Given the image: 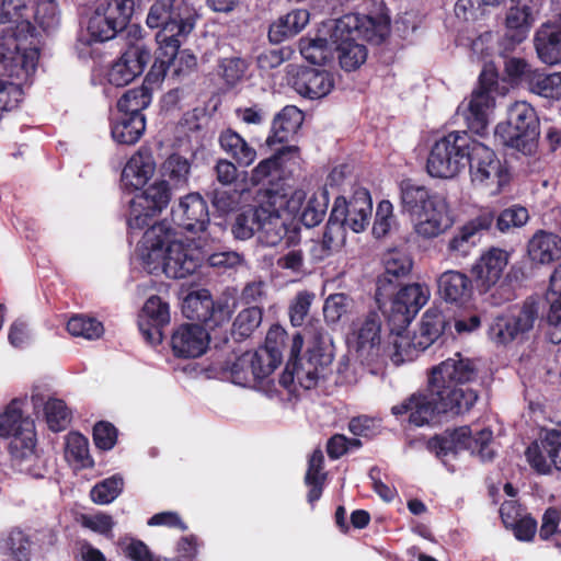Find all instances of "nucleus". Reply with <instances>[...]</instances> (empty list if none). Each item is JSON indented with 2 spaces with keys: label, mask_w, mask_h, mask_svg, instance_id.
<instances>
[{
  "label": "nucleus",
  "mask_w": 561,
  "mask_h": 561,
  "mask_svg": "<svg viewBox=\"0 0 561 561\" xmlns=\"http://www.w3.org/2000/svg\"><path fill=\"white\" fill-rule=\"evenodd\" d=\"M171 190L165 180H158L136 194L129 202L127 225L131 231L147 228L137 244L136 255L151 274L163 273L180 279L194 274L202 265L206 251L202 243H184L165 220L151 224L169 205Z\"/></svg>",
  "instance_id": "1"
},
{
  "label": "nucleus",
  "mask_w": 561,
  "mask_h": 561,
  "mask_svg": "<svg viewBox=\"0 0 561 561\" xmlns=\"http://www.w3.org/2000/svg\"><path fill=\"white\" fill-rule=\"evenodd\" d=\"M396 227L397 217L393 214V205L389 201L383 199L377 205L373 234L376 238H383Z\"/></svg>",
  "instance_id": "57"
},
{
  "label": "nucleus",
  "mask_w": 561,
  "mask_h": 561,
  "mask_svg": "<svg viewBox=\"0 0 561 561\" xmlns=\"http://www.w3.org/2000/svg\"><path fill=\"white\" fill-rule=\"evenodd\" d=\"M170 320L169 304L158 296H151L138 316L139 331L148 343L159 344L162 342V329Z\"/></svg>",
  "instance_id": "27"
},
{
  "label": "nucleus",
  "mask_w": 561,
  "mask_h": 561,
  "mask_svg": "<svg viewBox=\"0 0 561 561\" xmlns=\"http://www.w3.org/2000/svg\"><path fill=\"white\" fill-rule=\"evenodd\" d=\"M385 273L379 279L381 286L385 282L391 283L392 278L407 276L412 270V260L401 250H390L383 256Z\"/></svg>",
  "instance_id": "48"
},
{
  "label": "nucleus",
  "mask_w": 561,
  "mask_h": 561,
  "mask_svg": "<svg viewBox=\"0 0 561 561\" xmlns=\"http://www.w3.org/2000/svg\"><path fill=\"white\" fill-rule=\"evenodd\" d=\"M478 378L473 360L456 354L431 369L428 387L434 396H444L443 407L456 409V414L469 411L478 394L466 385Z\"/></svg>",
  "instance_id": "5"
},
{
  "label": "nucleus",
  "mask_w": 561,
  "mask_h": 561,
  "mask_svg": "<svg viewBox=\"0 0 561 561\" xmlns=\"http://www.w3.org/2000/svg\"><path fill=\"white\" fill-rule=\"evenodd\" d=\"M316 38H304L299 47L302 57L311 64L323 65L332 59L334 45L331 44L330 33L324 31V25Z\"/></svg>",
  "instance_id": "42"
},
{
  "label": "nucleus",
  "mask_w": 561,
  "mask_h": 561,
  "mask_svg": "<svg viewBox=\"0 0 561 561\" xmlns=\"http://www.w3.org/2000/svg\"><path fill=\"white\" fill-rule=\"evenodd\" d=\"M247 68V61L237 56L222 58L219 62L221 77L231 85L238 83L244 77Z\"/></svg>",
  "instance_id": "60"
},
{
  "label": "nucleus",
  "mask_w": 561,
  "mask_h": 561,
  "mask_svg": "<svg viewBox=\"0 0 561 561\" xmlns=\"http://www.w3.org/2000/svg\"><path fill=\"white\" fill-rule=\"evenodd\" d=\"M209 334L199 324L185 323L178 327L171 335V348L180 358H197L209 345Z\"/></svg>",
  "instance_id": "28"
},
{
  "label": "nucleus",
  "mask_w": 561,
  "mask_h": 561,
  "mask_svg": "<svg viewBox=\"0 0 561 561\" xmlns=\"http://www.w3.org/2000/svg\"><path fill=\"white\" fill-rule=\"evenodd\" d=\"M123 488V478L115 474L95 484L92 488L90 495L94 503L106 505L112 503L122 493Z\"/></svg>",
  "instance_id": "55"
},
{
  "label": "nucleus",
  "mask_w": 561,
  "mask_h": 561,
  "mask_svg": "<svg viewBox=\"0 0 561 561\" xmlns=\"http://www.w3.org/2000/svg\"><path fill=\"white\" fill-rule=\"evenodd\" d=\"M134 0H96L84 21V34L80 41L91 44L114 38L125 28L134 12Z\"/></svg>",
  "instance_id": "7"
},
{
  "label": "nucleus",
  "mask_w": 561,
  "mask_h": 561,
  "mask_svg": "<svg viewBox=\"0 0 561 561\" xmlns=\"http://www.w3.org/2000/svg\"><path fill=\"white\" fill-rule=\"evenodd\" d=\"M183 310L187 318L197 319L214 327L227 323L232 313L227 299L214 302L207 289L188 294L184 300Z\"/></svg>",
  "instance_id": "21"
},
{
  "label": "nucleus",
  "mask_w": 561,
  "mask_h": 561,
  "mask_svg": "<svg viewBox=\"0 0 561 561\" xmlns=\"http://www.w3.org/2000/svg\"><path fill=\"white\" fill-rule=\"evenodd\" d=\"M146 129V119L144 114L136 116L119 113L112 126L113 139L123 145H133L137 142Z\"/></svg>",
  "instance_id": "39"
},
{
  "label": "nucleus",
  "mask_w": 561,
  "mask_h": 561,
  "mask_svg": "<svg viewBox=\"0 0 561 561\" xmlns=\"http://www.w3.org/2000/svg\"><path fill=\"white\" fill-rule=\"evenodd\" d=\"M486 76L488 70L484 69L480 76L479 87L472 91L468 101L462 102L458 107L470 130L478 135L486 131L495 110V98L492 89L494 81L491 78L486 82Z\"/></svg>",
  "instance_id": "16"
},
{
  "label": "nucleus",
  "mask_w": 561,
  "mask_h": 561,
  "mask_svg": "<svg viewBox=\"0 0 561 561\" xmlns=\"http://www.w3.org/2000/svg\"><path fill=\"white\" fill-rule=\"evenodd\" d=\"M38 50L26 36L10 35L0 43V111H10L22 100V84L36 69Z\"/></svg>",
  "instance_id": "3"
},
{
  "label": "nucleus",
  "mask_w": 561,
  "mask_h": 561,
  "mask_svg": "<svg viewBox=\"0 0 561 561\" xmlns=\"http://www.w3.org/2000/svg\"><path fill=\"white\" fill-rule=\"evenodd\" d=\"M537 316V305L525 302L517 313L496 317L489 328V336L496 344H507L530 331Z\"/></svg>",
  "instance_id": "18"
},
{
  "label": "nucleus",
  "mask_w": 561,
  "mask_h": 561,
  "mask_svg": "<svg viewBox=\"0 0 561 561\" xmlns=\"http://www.w3.org/2000/svg\"><path fill=\"white\" fill-rule=\"evenodd\" d=\"M371 211L373 203L369 192L366 188H358L348 202L336 198L331 215L342 222L344 228L358 233L368 226Z\"/></svg>",
  "instance_id": "20"
},
{
  "label": "nucleus",
  "mask_w": 561,
  "mask_h": 561,
  "mask_svg": "<svg viewBox=\"0 0 561 561\" xmlns=\"http://www.w3.org/2000/svg\"><path fill=\"white\" fill-rule=\"evenodd\" d=\"M324 31L330 33L341 67L345 71H353L367 59V49L358 39L379 44L388 35L389 25L383 19L350 13L324 23Z\"/></svg>",
  "instance_id": "2"
},
{
  "label": "nucleus",
  "mask_w": 561,
  "mask_h": 561,
  "mask_svg": "<svg viewBox=\"0 0 561 561\" xmlns=\"http://www.w3.org/2000/svg\"><path fill=\"white\" fill-rule=\"evenodd\" d=\"M288 156L293 158L297 157V148L285 147L273 157L262 160L251 172L252 183H264L265 181L277 176L279 168L286 161Z\"/></svg>",
  "instance_id": "44"
},
{
  "label": "nucleus",
  "mask_w": 561,
  "mask_h": 561,
  "mask_svg": "<svg viewBox=\"0 0 561 561\" xmlns=\"http://www.w3.org/2000/svg\"><path fill=\"white\" fill-rule=\"evenodd\" d=\"M172 221L178 227L193 233L201 232L198 241H218L224 233V228L218 225H209V213L206 201L198 193H191L180 198L172 207Z\"/></svg>",
  "instance_id": "13"
},
{
  "label": "nucleus",
  "mask_w": 561,
  "mask_h": 561,
  "mask_svg": "<svg viewBox=\"0 0 561 561\" xmlns=\"http://www.w3.org/2000/svg\"><path fill=\"white\" fill-rule=\"evenodd\" d=\"M402 211L413 225L415 234L424 240L437 238L453 225L447 198L410 181L400 184Z\"/></svg>",
  "instance_id": "4"
},
{
  "label": "nucleus",
  "mask_w": 561,
  "mask_h": 561,
  "mask_svg": "<svg viewBox=\"0 0 561 561\" xmlns=\"http://www.w3.org/2000/svg\"><path fill=\"white\" fill-rule=\"evenodd\" d=\"M290 84L301 96L317 100L327 96L332 91L334 78L327 70L302 68L293 77Z\"/></svg>",
  "instance_id": "30"
},
{
  "label": "nucleus",
  "mask_w": 561,
  "mask_h": 561,
  "mask_svg": "<svg viewBox=\"0 0 561 561\" xmlns=\"http://www.w3.org/2000/svg\"><path fill=\"white\" fill-rule=\"evenodd\" d=\"M310 14L306 9H295L280 16L270 27L268 36L273 42H282L302 31L309 23Z\"/></svg>",
  "instance_id": "38"
},
{
  "label": "nucleus",
  "mask_w": 561,
  "mask_h": 561,
  "mask_svg": "<svg viewBox=\"0 0 561 561\" xmlns=\"http://www.w3.org/2000/svg\"><path fill=\"white\" fill-rule=\"evenodd\" d=\"M161 172L162 175L173 182L174 185H184L187 183L190 176L191 163L186 158L173 153L162 163Z\"/></svg>",
  "instance_id": "53"
},
{
  "label": "nucleus",
  "mask_w": 561,
  "mask_h": 561,
  "mask_svg": "<svg viewBox=\"0 0 561 561\" xmlns=\"http://www.w3.org/2000/svg\"><path fill=\"white\" fill-rule=\"evenodd\" d=\"M313 299V293L307 290L297 293V295L289 305V319L290 323L294 327H300L304 324L306 317L309 313Z\"/></svg>",
  "instance_id": "59"
},
{
  "label": "nucleus",
  "mask_w": 561,
  "mask_h": 561,
  "mask_svg": "<svg viewBox=\"0 0 561 561\" xmlns=\"http://www.w3.org/2000/svg\"><path fill=\"white\" fill-rule=\"evenodd\" d=\"M306 198L304 191H295L287 201V213H279L271 206L264 207V219L259 226V241L267 247H276L283 241L287 247L298 241V229L289 222V214H295L301 208Z\"/></svg>",
  "instance_id": "14"
},
{
  "label": "nucleus",
  "mask_w": 561,
  "mask_h": 561,
  "mask_svg": "<svg viewBox=\"0 0 561 561\" xmlns=\"http://www.w3.org/2000/svg\"><path fill=\"white\" fill-rule=\"evenodd\" d=\"M146 25L159 30L156 41L169 58L176 55L183 41L192 33L198 18L185 0H150Z\"/></svg>",
  "instance_id": "6"
},
{
  "label": "nucleus",
  "mask_w": 561,
  "mask_h": 561,
  "mask_svg": "<svg viewBox=\"0 0 561 561\" xmlns=\"http://www.w3.org/2000/svg\"><path fill=\"white\" fill-rule=\"evenodd\" d=\"M528 89L547 99L561 98V72L545 73L538 70L527 76Z\"/></svg>",
  "instance_id": "43"
},
{
  "label": "nucleus",
  "mask_w": 561,
  "mask_h": 561,
  "mask_svg": "<svg viewBox=\"0 0 561 561\" xmlns=\"http://www.w3.org/2000/svg\"><path fill=\"white\" fill-rule=\"evenodd\" d=\"M445 325V318L439 310L434 308L426 310L421 325V337L424 341H419L417 345L422 350L427 348L443 333Z\"/></svg>",
  "instance_id": "49"
},
{
  "label": "nucleus",
  "mask_w": 561,
  "mask_h": 561,
  "mask_svg": "<svg viewBox=\"0 0 561 561\" xmlns=\"http://www.w3.org/2000/svg\"><path fill=\"white\" fill-rule=\"evenodd\" d=\"M510 257V252L500 248H490L482 253L472 266L478 283L486 289L496 285L508 265Z\"/></svg>",
  "instance_id": "31"
},
{
  "label": "nucleus",
  "mask_w": 561,
  "mask_h": 561,
  "mask_svg": "<svg viewBox=\"0 0 561 561\" xmlns=\"http://www.w3.org/2000/svg\"><path fill=\"white\" fill-rule=\"evenodd\" d=\"M471 139L465 131H453L437 140L431 149L426 169L431 176L453 179L465 170L471 150Z\"/></svg>",
  "instance_id": "10"
},
{
  "label": "nucleus",
  "mask_w": 561,
  "mask_h": 561,
  "mask_svg": "<svg viewBox=\"0 0 561 561\" xmlns=\"http://www.w3.org/2000/svg\"><path fill=\"white\" fill-rule=\"evenodd\" d=\"M529 219L528 210L525 207H511L503 210L496 220L500 231L507 232L512 228L523 227Z\"/></svg>",
  "instance_id": "61"
},
{
  "label": "nucleus",
  "mask_w": 561,
  "mask_h": 561,
  "mask_svg": "<svg viewBox=\"0 0 561 561\" xmlns=\"http://www.w3.org/2000/svg\"><path fill=\"white\" fill-rule=\"evenodd\" d=\"M493 220V214L491 211H484L458 228L448 240V254L457 257L467 256L479 243L483 232L491 228Z\"/></svg>",
  "instance_id": "26"
},
{
  "label": "nucleus",
  "mask_w": 561,
  "mask_h": 561,
  "mask_svg": "<svg viewBox=\"0 0 561 561\" xmlns=\"http://www.w3.org/2000/svg\"><path fill=\"white\" fill-rule=\"evenodd\" d=\"M345 242V228L343 224L334 218L333 215L327 224L325 231L323 233V240L321 243L313 244V251L321 249V254L314 253L316 260H323L329 256L333 251L341 248Z\"/></svg>",
  "instance_id": "47"
},
{
  "label": "nucleus",
  "mask_w": 561,
  "mask_h": 561,
  "mask_svg": "<svg viewBox=\"0 0 561 561\" xmlns=\"http://www.w3.org/2000/svg\"><path fill=\"white\" fill-rule=\"evenodd\" d=\"M331 362L332 354L325 350L321 336H314L312 346L308 347L306 356L289 359L295 369L297 383L304 389L313 388Z\"/></svg>",
  "instance_id": "19"
},
{
  "label": "nucleus",
  "mask_w": 561,
  "mask_h": 561,
  "mask_svg": "<svg viewBox=\"0 0 561 561\" xmlns=\"http://www.w3.org/2000/svg\"><path fill=\"white\" fill-rule=\"evenodd\" d=\"M347 343L362 364L376 363L382 355L379 316L370 312L365 319L354 323Z\"/></svg>",
  "instance_id": "17"
},
{
  "label": "nucleus",
  "mask_w": 561,
  "mask_h": 561,
  "mask_svg": "<svg viewBox=\"0 0 561 561\" xmlns=\"http://www.w3.org/2000/svg\"><path fill=\"white\" fill-rule=\"evenodd\" d=\"M534 44L538 58L547 65L561 61V31L552 24H542L536 32Z\"/></svg>",
  "instance_id": "35"
},
{
  "label": "nucleus",
  "mask_w": 561,
  "mask_h": 561,
  "mask_svg": "<svg viewBox=\"0 0 561 561\" xmlns=\"http://www.w3.org/2000/svg\"><path fill=\"white\" fill-rule=\"evenodd\" d=\"M304 122V113L294 105L285 106L274 118L272 135L266 139L268 146L287 141L300 128Z\"/></svg>",
  "instance_id": "36"
},
{
  "label": "nucleus",
  "mask_w": 561,
  "mask_h": 561,
  "mask_svg": "<svg viewBox=\"0 0 561 561\" xmlns=\"http://www.w3.org/2000/svg\"><path fill=\"white\" fill-rule=\"evenodd\" d=\"M33 16L44 30H50L58 23L57 4L53 0L41 1L33 11Z\"/></svg>",
  "instance_id": "64"
},
{
  "label": "nucleus",
  "mask_w": 561,
  "mask_h": 561,
  "mask_svg": "<svg viewBox=\"0 0 561 561\" xmlns=\"http://www.w3.org/2000/svg\"><path fill=\"white\" fill-rule=\"evenodd\" d=\"M24 400H11L0 412V436L11 438L9 450L19 462L35 457V423L23 411Z\"/></svg>",
  "instance_id": "9"
},
{
  "label": "nucleus",
  "mask_w": 561,
  "mask_h": 561,
  "mask_svg": "<svg viewBox=\"0 0 561 561\" xmlns=\"http://www.w3.org/2000/svg\"><path fill=\"white\" fill-rule=\"evenodd\" d=\"M220 148L241 167H249L256 159V150L232 129L221 131Z\"/></svg>",
  "instance_id": "37"
},
{
  "label": "nucleus",
  "mask_w": 561,
  "mask_h": 561,
  "mask_svg": "<svg viewBox=\"0 0 561 561\" xmlns=\"http://www.w3.org/2000/svg\"><path fill=\"white\" fill-rule=\"evenodd\" d=\"M264 207H247L236 217L232 233L239 240H248L259 233L260 221L264 219Z\"/></svg>",
  "instance_id": "46"
},
{
  "label": "nucleus",
  "mask_w": 561,
  "mask_h": 561,
  "mask_svg": "<svg viewBox=\"0 0 561 561\" xmlns=\"http://www.w3.org/2000/svg\"><path fill=\"white\" fill-rule=\"evenodd\" d=\"M431 296L430 288L424 284H410L402 287L393 297L390 316L400 325L409 324L426 305Z\"/></svg>",
  "instance_id": "25"
},
{
  "label": "nucleus",
  "mask_w": 561,
  "mask_h": 561,
  "mask_svg": "<svg viewBox=\"0 0 561 561\" xmlns=\"http://www.w3.org/2000/svg\"><path fill=\"white\" fill-rule=\"evenodd\" d=\"M151 103V95L146 88L131 89L124 93L117 102L119 113L136 116Z\"/></svg>",
  "instance_id": "52"
},
{
  "label": "nucleus",
  "mask_w": 561,
  "mask_h": 561,
  "mask_svg": "<svg viewBox=\"0 0 561 561\" xmlns=\"http://www.w3.org/2000/svg\"><path fill=\"white\" fill-rule=\"evenodd\" d=\"M438 289L444 299L461 301L470 296L471 280L461 272L447 271L438 278Z\"/></svg>",
  "instance_id": "41"
},
{
  "label": "nucleus",
  "mask_w": 561,
  "mask_h": 561,
  "mask_svg": "<svg viewBox=\"0 0 561 561\" xmlns=\"http://www.w3.org/2000/svg\"><path fill=\"white\" fill-rule=\"evenodd\" d=\"M527 253L534 264L549 265L561 259V237L538 230L528 241Z\"/></svg>",
  "instance_id": "33"
},
{
  "label": "nucleus",
  "mask_w": 561,
  "mask_h": 561,
  "mask_svg": "<svg viewBox=\"0 0 561 561\" xmlns=\"http://www.w3.org/2000/svg\"><path fill=\"white\" fill-rule=\"evenodd\" d=\"M537 5L534 0H517L505 19V38L508 41L506 48L520 44L528 35L535 22Z\"/></svg>",
  "instance_id": "29"
},
{
  "label": "nucleus",
  "mask_w": 561,
  "mask_h": 561,
  "mask_svg": "<svg viewBox=\"0 0 561 561\" xmlns=\"http://www.w3.org/2000/svg\"><path fill=\"white\" fill-rule=\"evenodd\" d=\"M262 322V309L252 306L241 310L232 324V334L239 339H245L260 327Z\"/></svg>",
  "instance_id": "51"
},
{
  "label": "nucleus",
  "mask_w": 561,
  "mask_h": 561,
  "mask_svg": "<svg viewBox=\"0 0 561 561\" xmlns=\"http://www.w3.org/2000/svg\"><path fill=\"white\" fill-rule=\"evenodd\" d=\"M33 16V4L31 0H1L0 23L13 24L21 27V31L31 30V18Z\"/></svg>",
  "instance_id": "40"
},
{
  "label": "nucleus",
  "mask_w": 561,
  "mask_h": 561,
  "mask_svg": "<svg viewBox=\"0 0 561 561\" xmlns=\"http://www.w3.org/2000/svg\"><path fill=\"white\" fill-rule=\"evenodd\" d=\"M282 360L275 347L245 352L221 367V377L241 387H254L266 379Z\"/></svg>",
  "instance_id": "11"
},
{
  "label": "nucleus",
  "mask_w": 561,
  "mask_h": 561,
  "mask_svg": "<svg viewBox=\"0 0 561 561\" xmlns=\"http://www.w3.org/2000/svg\"><path fill=\"white\" fill-rule=\"evenodd\" d=\"M204 250L206 251L205 259L210 267L227 271L231 268H236L242 263L241 255L236 251H219L210 253V248L208 245L202 244Z\"/></svg>",
  "instance_id": "58"
},
{
  "label": "nucleus",
  "mask_w": 561,
  "mask_h": 561,
  "mask_svg": "<svg viewBox=\"0 0 561 561\" xmlns=\"http://www.w3.org/2000/svg\"><path fill=\"white\" fill-rule=\"evenodd\" d=\"M0 553L15 561H30L31 541L23 531L11 530L0 538Z\"/></svg>",
  "instance_id": "45"
},
{
  "label": "nucleus",
  "mask_w": 561,
  "mask_h": 561,
  "mask_svg": "<svg viewBox=\"0 0 561 561\" xmlns=\"http://www.w3.org/2000/svg\"><path fill=\"white\" fill-rule=\"evenodd\" d=\"M495 135L503 145L531 154L539 137V121L534 107L525 101L512 104L507 110V121L496 126Z\"/></svg>",
  "instance_id": "8"
},
{
  "label": "nucleus",
  "mask_w": 561,
  "mask_h": 561,
  "mask_svg": "<svg viewBox=\"0 0 561 561\" xmlns=\"http://www.w3.org/2000/svg\"><path fill=\"white\" fill-rule=\"evenodd\" d=\"M67 330L71 335L85 340L99 339L104 332L103 324L100 321L81 314L70 318Z\"/></svg>",
  "instance_id": "54"
},
{
  "label": "nucleus",
  "mask_w": 561,
  "mask_h": 561,
  "mask_svg": "<svg viewBox=\"0 0 561 561\" xmlns=\"http://www.w3.org/2000/svg\"><path fill=\"white\" fill-rule=\"evenodd\" d=\"M150 59V49L144 43L128 46L108 70V82L116 87L127 85L144 72Z\"/></svg>",
  "instance_id": "23"
},
{
  "label": "nucleus",
  "mask_w": 561,
  "mask_h": 561,
  "mask_svg": "<svg viewBox=\"0 0 561 561\" xmlns=\"http://www.w3.org/2000/svg\"><path fill=\"white\" fill-rule=\"evenodd\" d=\"M549 304L547 312L548 334L552 343L561 342V297H546Z\"/></svg>",
  "instance_id": "62"
},
{
  "label": "nucleus",
  "mask_w": 561,
  "mask_h": 561,
  "mask_svg": "<svg viewBox=\"0 0 561 561\" xmlns=\"http://www.w3.org/2000/svg\"><path fill=\"white\" fill-rule=\"evenodd\" d=\"M470 178L474 185L494 195L508 182V173L494 151L474 139L468 157Z\"/></svg>",
  "instance_id": "15"
},
{
  "label": "nucleus",
  "mask_w": 561,
  "mask_h": 561,
  "mask_svg": "<svg viewBox=\"0 0 561 561\" xmlns=\"http://www.w3.org/2000/svg\"><path fill=\"white\" fill-rule=\"evenodd\" d=\"M122 549L131 561H160L149 550L148 546L134 538H126L121 542Z\"/></svg>",
  "instance_id": "63"
},
{
  "label": "nucleus",
  "mask_w": 561,
  "mask_h": 561,
  "mask_svg": "<svg viewBox=\"0 0 561 561\" xmlns=\"http://www.w3.org/2000/svg\"><path fill=\"white\" fill-rule=\"evenodd\" d=\"M353 309V300L345 294L330 295L323 305V316L328 323H337Z\"/></svg>",
  "instance_id": "56"
},
{
  "label": "nucleus",
  "mask_w": 561,
  "mask_h": 561,
  "mask_svg": "<svg viewBox=\"0 0 561 561\" xmlns=\"http://www.w3.org/2000/svg\"><path fill=\"white\" fill-rule=\"evenodd\" d=\"M35 412L39 413L42 407L43 417L53 432L65 431L71 422V411L61 399L50 397L47 400L39 394L32 396Z\"/></svg>",
  "instance_id": "34"
},
{
  "label": "nucleus",
  "mask_w": 561,
  "mask_h": 561,
  "mask_svg": "<svg viewBox=\"0 0 561 561\" xmlns=\"http://www.w3.org/2000/svg\"><path fill=\"white\" fill-rule=\"evenodd\" d=\"M156 161L147 149L134 153L122 172V184L127 190L142 188L156 172Z\"/></svg>",
  "instance_id": "32"
},
{
  "label": "nucleus",
  "mask_w": 561,
  "mask_h": 561,
  "mask_svg": "<svg viewBox=\"0 0 561 561\" xmlns=\"http://www.w3.org/2000/svg\"><path fill=\"white\" fill-rule=\"evenodd\" d=\"M444 396H434L430 389L427 394H413L401 404L392 407V413L401 415L409 413V420L416 426H422L430 423L435 414L438 413H455L456 409L443 407Z\"/></svg>",
  "instance_id": "24"
},
{
  "label": "nucleus",
  "mask_w": 561,
  "mask_h": 561,
  "mask_svg": "<svg viewBox=\"0 0 561 561\" xmlns=\"http://www.w3.org/2000/svg\"><path fill=\"white\" fill-rule=\"evenodd\" d=\"M561 449V425L543 428L539 438L526 449V459L538 473H548L558 468V454Z\"/></svg>",
  "instance_id": "22"
},
{
  "label": "nucleus",
  "mask_w": 561,
  "mask_h": 561,
  "mask_svg": "<svg viewBox=\"0 0 561 561\" xmlns=\"http://www.w3.org/2000/svg\"><path fill=\"white\" fill-rule=\"evenodd\" d=\"M491 443L492 432L489 428H483L472 436L470 427L462 426L433 437L428 440L427 448L444 463L463 449H469L471 454H477L482 461H486L494 456Z\"/></svg>",
  "instance_id": "12"
},
{
  "label": "nucleus",
  "mask_w": 561,
  "mask_h": 561,
  "mask_svg": "<svg viewBox=\"0 0 561 561\" xmlns=\"http://www.w3.org/2000/svg\"><path fill=\"white\" fill-rule=\"evenodd\" d=\"M329 205V196L325 190L313 193L302 208L300 219L308 228L320 224L325 215Z\"/></svg>",
  "instance_id": "50"
}]
</instances>
